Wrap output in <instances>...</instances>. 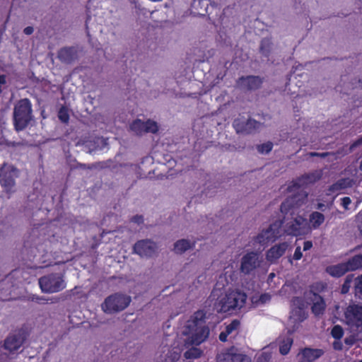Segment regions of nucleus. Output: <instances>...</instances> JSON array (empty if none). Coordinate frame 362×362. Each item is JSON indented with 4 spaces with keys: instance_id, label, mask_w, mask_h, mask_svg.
<instances>
[{
    "instance_id": "nucleus-1",
    "label": "nucleus",
    "mask_w": 362,
    "mask_h": 362,
    "mask_svg": "<svg viewBox=\"0 0 362 362\" xmlns=\"http://www.w3.org/2000/svg\"><path fill=\"white\" fill-rule=\"evenodd\" d=\"M298 200L296 196L287 197L281 204L280 211L285 216L294 215L296 209L299 206ZM286 216L284 217L285 220ZM284 221H276L269 225V228L263 230L255 238V242L264 246L274 243L282 235V226Z\"/></svg>"
},
{
    "instance_id": "nucleus-2",
    "label": "nucleus",
    "mask_w": 362,
    "mask_h": 362,
    "mask_svg": "<svg viewBox=\"0 0 362 362\" xmlns=\"http://www.w3.org/2000/svg\"><path fill=\"white\" fill-rule=\"evenodd\" d=\"M206 313L204 310L196 311L188 321L187 328L190 336L187 339V344L191 346H199L205 341L210 333L206 323Z\"/></svg>"
},
{
    "instance_id": "nucleus-3",
    "label": "nucleus",
    "mask_w": 362,
    "mask_h": 362,
    "mask_svg": "<svg viewBox=\"0 0 362 362\" xmlns=\"http://www.w3.org/2000/svg\"><path fill=\"white\" fill-rule=\"evenodd\" d=\"M247 295L238 289H229L223 296H220L214 306L218 313H226L241 309L245 304Z\"/></svg>"
},
{
    "instance_id": "nucleus-4",
    "label": "nucleus",
    "mask_w": 362,
    "mask_h": 362,
    "mask_svg": "<svg viewBox=\"0 0 362 362\" xmlns=\"http://www.w3.org/2000/svg\"><path fill=\"white\" fill-rule=\"evenodd\" d=\"M33 119L32 104L29 99H21L14 106L13 124L17 132L25 129Z\"/></svg>"
},
{
    "instance_id": "nucleus-5",
    "label": "nucleus",
    "mask_w": 362,
    "mask_h": 362,
    "mask_svg": "<svg viewBox=\"0 0 362 362\" xmlns=\"http://www.w3.org/2000/svg\"><path fill=\"white\" fill-rule=\"evenodd\" d=\"M131 301L130 296L121 293H115L105 299L101 308L105 313L112 314L124 310Z\"/></svg>"
},
{
    "instance_id": "nucleus-6",
    "label": "nucleus",
    "mask_w": 362,
    "mask_h": 362,
    "mask_svg": "<svg viewBox=\"0 0 362 362\" xmlns=\"http://www.w3.org/2000/svg\"><path fill=\"white\" fill-rule=\"evenodd\" d=\"M41 291L45 293H57L66 288L63 276L58 273H51L41 276L39 280Z\"/></svg>"
},
{
    "instance_id": "nucleus-7",
    "label": "nucleus",
    "mask_w": 362,
    "mask_h": 362,
    "mask_svg": "<svg viewBox=\"0 0 362 362\" xmlns=\"http://www.w3.org/2000/svg\"><path fill=\"white\" fill-rule=\"evenodd\" d=\"M232 125L237 134L248 135L255 133L262 124L254 119H246L243 116H240L233 120Z\"/></svg>"
},
{
    "instance_id": "nucleus-8",
    "label": "nucleus",
    "mask_w": 362,
    "mask_h": 362,
    "mask_svg": "<svg viewBox=\"0 0 362 362\" xmlns=\"http://www.w3.org/2000/svg\"><path fill=\"white\" fill-rule=\"evenodd\" d=\"M261 263L262 258L257 252H247L240 259V272L249 275L259 267Z\"/></svg>"
},
{
    "instance_id": "nucleus-9",
    "label": "nucleus",
    "mask_w": 362,
    "mask_h": 362,
    "mask_svg": "<svg viewBox=\"0 0 362 362\" xmlns=\"http://www.w3.org/2000/svg\"><path fill=\"white\" fill-rule=\"evenodd\" d=\"M28 337V332L23 328L15 330L10 333L5 339L4 348L10 353L18 351L25 343Z\"/></svg>"
},
{
    "instance_id": "nucleus-10",
    "label": "nucleus",
    "mask_w": 362,
    "mask_h": 362,
    "mask_svg": "<svg viewBox=\"0 0 362 362\" xmlns=\"http://www.w3.org/2000/svg\"><path fill=\"white\" fill-rule=\"evenodd\" d=\"M344 317L347 325L358 330L362 327V305H349L344 312Z\"/></svg>"
},
{
    "instance_id": "nucleus-11",
    "label": "nucleus",
    "mask_w": 362,
    "mask_h": 362,
    "mask_svg": "<svg viewBox=\"0 0 362 362\" xmlns=\"http://www.w3.org/2000/svg\"><path fill=\"white\" fill-rule=\"evenodd\" d=\"M130 129L136 135L141 136L146 133H157L158 126L157 122L150 119H147L146 122L140 119H136L131 123Z\"/></svg>"
},
{
    "instance_id": "nucleus-12",
    "label": "nucleus",
    "mask_w": 362,
    "mask_h": 362,
    "mask_svg": "<svg viewBox=\"0 0 362 362\" xmlns=\"http://www.w3.org/2000/svg\"><path fill=\"white\" fill-rule=\"evenodd\" d=\"M321 176V173L317 171L305 173L293 181L292 185L288 187V190L291 192L294 189H298L305 185L313 184L320 180Z\"/></svg>"
},
{
    "instance_id": "nucleus-13",
    "label": "nucleus",
    "mask_w": 362,
    "mask_h": 362,
    "mask_svg": "<svg viewBox=\"0 0 362 362\" xmlns=\"http://www.w3.org/2000/svg\"><path fill=\"white\" fill-rule=\"evenodd\" d=\"M307 226V219L301 216H297L291 223L286 224L285 231L290 235L298 236L305 233Z\"/></svg>"
},
{
    "instance_id": "nucleus-14",
    "label": "nucleus",
    "mask_w": 362,
    "mask_h": 362,
    "mask_svg": "<svg viewBox=\"0 0 362 362\" xmlns=\"http://www.w3.org/2000/svg\"><path fill=\"white\" fill-rule=\"evenodd\" d=\"M156 244L150 240L137 241L133 247L134 252L141 257H152L156 252Z\"/></svg>"
},
{
    "instance_id": "nucleus-15",
    "label": "nucleus",
    "mask_w": 362,
    "mask_h": 362,
    "mask_svg": "<svg viewBox=\"0 0 362 362\" xmlns=\"http://www.w3.org/2000/svg\"><path fill=\"white\" fill-rule=\"evenodd\" d=\"M237 86L247 90H257L259 88L263 80L258 76H241L237 80Z\"/></svg>"
},
{
    "instance_id": "nucleus-16",
    "label": "nucleus",
    "mask_w": 362,
    "mask_h": 362,
    "mask_svg": "<svg viewBox=\"0 0 362 362\" xmlns=\"http://www.w3.org/2000/svg\"><path fill=\"white\" fill-rule=\"evenodd\" d=\"M16 168L4 164L0 168V184L5 188H11L15 185L14 172Z\"/></svg>"
},
{
    "instance_id": "nucleus-17",
    "label": "nucleus",
    "mask_w": 362,
    "mask_h": 362,
    "mask_svg": "<svg viewBox=\"0 0 362 362\" xmlns=\"http://www.w3.org/2000/svg\"><path fill=\"white\" fill-rule=\"evenodd\" d=\"M217 359L218 362H251L250 358L247 355L236 353L234 348L219 354Z\"/></svg>"
},
{
    "instance_id": "nucleus-18",
    "label": "nucleus",
    "mask_w": 362,
    "mask_h": 362,
    "mask_svg": "<svg viewBox=\"0 0 362 362\" xmlns=\"http://www.w3.org/2000/svg\"><path fill=\"white\" fill-rule=\"evenodd\" d=\"M292 305L295 306L291 310V315L296 320L303 322L305 320L308 315L304 309V301L300 297H293L292 298Z\"/></svg>"
},
{
    "instance_id": "nucleus-19",
    "label": "nucleus",
    "mask_w": 362,
    "mask_h": 362,
    "mask_svg": "<svg viewBox=\"0 0 362 362\" xmlns=\"http://www.w3.org/2000/svg\"><path fill=\"white\" fill-rule=\"evenodd\" d=\"M288 243L286 242L281 243L279 244L272 246L266 254L267 259L270 262H274L282 257L288 248Z\"/></svg>"
},
{
    "instance_id": "nucleus-20",
    "label": "nucleus",
    "mask_w": 362,
    "mask_h": 362,
    "mask_svg": "<svg viewBox=\"0 0 362 362\" xmlns=\"http://www.w3.org/2000/svg\"><path fill=\"white\" fill-rule=\"evenodd\" d=\"M300 362H313L324 355L325 351L322 349H313L305 347L300 351Z\"/></svg>"
},
{
    "instance_id": "nucleus-21",
    "label": "nucleus",
    "mask_w": 362,
    "mask_h": 362,
    "mask_svg": "<svg viewBox=\"0 0 362 362\" xmlns=\"http://www.w3.org/2000/svg\"><path fill=\"white\" fill-rule=\"evenodd\" d=\"M59 59L65 64H71L76 58V52L74 47H63L58 52Z\"/></svg>"
},
{
    "instance_id": "nucleus-22",
    "label": "nucleus",
    "mask_w": 362,
    "mask_h": 362,
    "mask_svg": "<svg viewBox=\"0 0 362 362\" xmlns=\"http://www.w3.org/2000/svg\"><path fill=\"white\" fill-rule=\"evenodd\" d=\"M313 296V303L311 307V310L315 316H320L324 313L326 308V303L324 298L320 295L314 293Z\"/></svg>"
},
{
    "instance_id": "nucleus-23",
    "label": "nucleus",
    "mask_w": 362,
    "mask_h": 362,
    "mask_svg": "<svg viewBox=\"0 0 362 362\" xmlns=\"http://www.w3.org/2000/svg\"><path fill=\"white\" fill-rule=\"evenodd\" d=\"M325 271L329 275L335 278L341 277L349 272L344 262L327 266Z\"/></svg>"
},
{
    "instance_id": "nucleus-24",
    "label": "nucleus",
    "mask_w": 362,
    "mask_h": 362,
    "mask_svg": "<svg viewBox=\"0 0 362 362\" xmlns=\"http://www.w3.org/2000/svg\"><path fill=\"white\" fill-rule=\"evenodd\" d=\"M348 271L353 272L362 268V255H356L344 262Z\"/></svg>"
},
{
    "instance_id": "nucleus-25",
    "label": "nucleus",
    "mask_w": 362,
    "mask_h": 362,
    "mask_svg": "<svg viewBox=\"0 0 362 362\" xmlns=\"http://www.w3.org/2000/svg\"><path fill=\"white\" fill-rule=\"evenodd\" d=\"M325 221V216L318 211H313L309 216L310 228L317 229Z\"/></svg>"
},
{
    "instance_id": "nucleus-26",
    "label": "nucleus",
    "mask_w": 362,
    "mask_h": 362,
    "mask_svg": "<svg viewBox=\"0 0 362 362\" xmlns=\"http://www.w3.org/2000/svg\"><path fill=\"white\" fill-rule=\"evenodd\" d=\"M190 242L185 239H182L177 240L174 244V251L175 253L182 254L187 251L188 249L191 247Z\"/></svg>"
},
{
    "instance_id": "nucleus-27",
    "label": "nucleus",
    "mask_w": 362,
    "mask_h": 362,
    "mask_svg": "<svg viewBox=\"0 0 362 362\" xmlns=\"http://www.w3.org/2000/svg\"><path fill=\"white\" fill-rule=\"evenodd\" d=\"M272 46V42L270 38L264 37L261 40L259 51L262 55L267 57H269L271 49Z\"/></svg>"
},
{
    "instance_id": "nucleus-28",
    "label": "nucleus",
    "mask_w": 362,
    "mask_h": 362,
    "mask_svg": "<svg viewBox=\"0 0 362 362\" xmlns=\"http://www.w3.org/2000/svg\"><path fill=\"white\" fill-rule=\"evenodd\" d=\"M293 339L291 337H287L284 339L279 345V352L282 355H286L289 353L291 346L293 344Z\"/></svg>"
},
{
    "instance_id": "nucleus-29",
    "label": "nucleus",
    "mask_w": 362,
    "mask_h": 362,
    "mask_svg": "<svg viewBox=\"0 0 362 362\" xmlns=\"http://www.w3.org/2000/svg\"><path fill=\"white\" fill-rule=\"evenodd\" d=\"M202 353L203 352L200 349L197 347H192L190 349H188L184 353V356L187 359H196L199 358L202 356Z\"/></svg>"
},
{
    "instance_id": "nucleus-30",
    "label": "nucleus",
    "mask_w": 362,
    "mask_h": 362,
    "mask_svg": "<svg viewBox=\"0 0 362 362\" xmlns=\"http://www.w3.org/2000/svg\"><path fill=\"white\" fill-rule=\"evenodd\" d=\"M58 118L64 124H67L69 121V109L66 106H62L58 111Z\"/></svg>"
},
{
    "instance_id": "nucleus-31",
    "label": "nucleus",
    "mask_w": 362,
    "mask_h": 362,
    "mask_svg": "<svg viewBox=\"0 0 362 362\" xmlns=\"http://www.w3.org/2000/svg\"><path fill=\"white\" fill-rule=\"evenodd\" d=\"M344 334V332L342 327L339 325H334L331 330L332 337L337 340H340L343 337Z\"/></svg>"
},
{
    "instance_id": "nucleus-32",
    "label": "nucleus",
    "mask_w": 362,
    "mask_h": 362,
    "mask_svg": "<svg viewBox=\"0 0 362 362\" xmlns=\"http://www.w3.org/2000/svg\"><path fill=\"white\" fill-rule=\"evenodd\" d=\"M273 148V144L271 141H267L266 143L259 144L257 146V149L258 152L262 154H267L272 151Z\"/></svg>"
},
{
    "instance_id": "nucleus-33",
    "label": "nucleus",
    "mask_w": 362,
    "mask_h": 362,
    "mask_svg": "<svg viewBox=\"0 0 362 362\" xmlns=\"http://www.w3.org/2000/svg\"><path fill=\"white\" fill-rule=\"evenodd\" d=\"M240 327V321L238 319H234L231 321L230 324L226 326L225 330L226 331L227 333L228 332L230 334L233 332L238 330Z\"/></svg>"
},
{
    "instance_id": "nucleus-34",
    "label": "nucleus",
    "mask_w": 362,
    "mask_h": 362,
    "mask_svg": "<svg viewBox=\"0 0 362 362\" xmlns=\"http://www.w3.org/2000/svg\"><path fill=\"white\" fill-rule=\"evenodd\" d=\"M354 291L356 296L362 300V274L356 279Z\"/></svg>"
},
{
    "instance_id": "nucleus-35",
    "label": "nucleus",
    "mask_w": 362,
    "mask_h": 362,
    "mask_svg": "<svg viewBox=\"0 0 362 362\" xmlns=\"http://www.w3.org/2000/svg\"><path fill=\"white\" fill-rule=\"evenodd\" d=\"M353 275L346 276L342 284L341 292L343 294L347 293L350 289L351 284L352 282Z\"/></svg>"
},
{
    "instance_id": "nucleus-36",
    "label": "nucleus",
    "mask_w": 362,
    "mask_h": 362,
    "mask_svg": "<svg viewBox=\"0 0 362 362\" xmlns=\"http://www.w3.org/2000/svg\"><path fill=\"white\" fill-rule=\"evenodd\" d=\"M180 358V354L176 351H169L167 357L165 358V362H176Z\"/></svg>"
},
{
    "instance_id": "nucleus-37",
    "label": "nucleus",
    "mask_w": 362,
    "mask_h": 362,
    "mask_svg": "<svg viewBox=\"0 0 362 362\" xmlns=\"http://www.w3.org/2000/svg\"><path fill=\"white\" fill-rule=\"evenodd\" d=\"M349 88L354 89L357 88H362V80L354 78L347 85Z\"/></svg>"
},
{
    "instance_id": "nucleus-38",
    "label": "nucleus",
    "mask_w": 362,
    "mask_h": 362,
    "mask_svg": "<svg viewBox=\"0 0 362 362\" xmlns=\"http://www.w3.org/2000/svg\"><path fill=\"white\" fill-rule=\"evenodd\" d=\"M270 300H271L270 294H269L267 293H262L259 296V299H258L257 302H259L262 304H264V303H266L270 301Z\"/></svg>"
},
{
    "instance_id": "nucleus-39",
    "label": "nucleus",
    "mask_w": 362,
    "mask_h": 362,
    "mask_svg": "<svg viewBox=\"0 0 362 362\" xmlns=\"http://www.w3.org/2000/svg\"><path fill=\"white\" fill-rule=\"evenodd\" d=\"M302 257H303V253L301 252V247H300V246H297L295 250L293 258L295 260H300L302 258Z\"/></svg>"
},
{
    "instance_id": "nucleus-40",
    "label": "nucleus",
    "mask_w": 362,
    "mask_h": 362,
    "mask_svg": "<svg viewBox=\"0 0 362 362\" xmlns=\"http://www.w3.org/2000/svg\"><path fill=\"white\" fill-rule=\"evenodd\" d=\"M356 339L355 337L353 335H351L344 339V343L349 346H352L356 343Z\"/></svg>"
},
{
    "instance_id": "nucleus-41",
    "label": "nucleus",
    "mask_w": 362,
    "mask_h": 362,
    "mask_svg": "<svg viewBox=\"0 0 362 362\" xmlns=\"http://www.w3.org/2000/svg\"><path fill=\"white\" fill-rule=\"evenodd\" d=\"M341 205L346 209H348L349 206L351 203V200L350 197H344L341 198Z\"/></svg>"
},
{
    "instance_id": "nucleus-42",
    "label": "nucleus",
    "mask_w": 362,
    "mask_h": 362,
    "mask_svg": "<svg viewBox=\"0 0 362 362\" xmlns=\"http://www.w3.org/2000/svg\"><path fill=\"white\" fill-rule=\"evenodd\" d=\"M333 349L336 351H341L343 349V344L339 340L334 341L332 344Z\"/></svg>"
},
{
    "instance_id": "nucleus-43",
    "label": "nucleus",
    "mask_w": 362,
    "mask_h": 362,
    "mask_svg": "<svg viewBox=\"0 0 362 362\" xmlns=\"http://www.w3.org/2000/svg\"><path fill=\"white\" fill-rule=\"evenodd\" d=\"M228 335H230V334L224 330L219 334L218 339L221 341L226 342L228 340Z\"/></svg>"
},
{
    "instance_id": "nucleus-44",
    "label": "nucleus",
    "mask_w": 362,
    "mask_h": 362,
    "mask_svg": "<svg viewBox=\"0 0 362 362\" xmlns=\"http://www.w3.org/2000/svg\"><path fill=\"white\" fill-rule=\"evenodd\" d=\"M131 221L134 223H136L138 224H140L141 223L144 222V218L142 216H139V215H136V216H134Z\"/></svg>"
},
{
    "instance_id": "nucleus-45",
    "label": "nucleus",
    "mask_w": 362,
    "mask_h": 362,
    "mask_svg": "<svg viewBox=\"0 0 362 362\" xmlns=\"http://www.w3.org/2000/svg\"><path fill=\"white\" fill-rule=\"evenodd\" d=\"M92 166L84 163H77L76 165L74 167V168H81V169H92Z\"/></svg>"
},
{
    "instance_id": "nucleus-46",
    "label": "nucleus",
    "mask_w": 362,
    "mask_h": 362,
    "mask_svg": "<svg viewBox=\"0 0 362 362\" xmlns=\"http://www.w3.org/2000/svg\"><path fill=\"white\" fill-rule=\"evenodd\" d=\"M313 247V243L310 240H306L303 243V250L307 251L311 249Z\"/></svg>"
},
{
    "instance_id": "nucleus-47",
    "label": "nucleus",
    "mask_w": 362,
    "mask_h": 362,
    "mask_svg": "<svg viewBox=\"0 0 362 362\" xmlns=\"http://www.w3.org/2000/svg\"><path fill=\"white\" fill-rule=\"evenodd\" d=\"M6 83V76L4 74L0 75V93L2 92L1 85Z\"/></svg>"
},
{
    "instance_id": "nucleus-48",
    "label": "nucleus",
    "mask_w": 362,
    "mask_h": 362,
    "mask_svg": "<svg viewBox=\"0 0 362 362\" xmlns=\"http://www.w3.org/2000/svg\"><path fill=\"white\" fill-rule=\"evenodd\" d=\"M33 31H34V28L32 26H27L23 30L24 34H25L27 35H30L33 34Z\"/></svg>"
},
{
    "instance_id": "nucleus-49",
    "label": "nucleus",
    "mask_w": 362,
    "mask_h": 362,
    "mask_svg": "<svg viewBox=\"0 0 362 362\" xmlns=\"http://www.w3.org/2000/svg\"><path fill=\"white\" fill-rule=\"evenodd\" d=\"M361 144H362V136L358 138L357 140H356L351 146V148H356L358 146H360Z\"/></svg>"
},
{
    "instance_id": "nucleus-50",
    "label": "nucleus",
    "mask_w": 362,
    "mask_h": 362,
    "mask_svg": "<svg viewBox=\"0 0 362 362\" xmlns=\"http://www.w3.org/2000/svg\"><path fill=\"white\" fill-rule=\"evenodd\" d=\"M310 155L312 156H321L322 158H325L327 156L326 153H311Z\"/></svg>"
},
{
    "instance_id": "nucleus-51",
    "label": "nucleus",
    "mask_w": 362,
    "mask_h": 362,
    "mask_svg": "<svg viewBox=\"0 0 362 362\" xmlns=\"http://www.w3.org/2000/svg\"><path fill=\"white\" fill-rule=\"evenodd\" d=\"M33 300H35L37 303H41L42 300H45V299L42 297L37 296L36 298L33 297Z\"/></svg>"
},
{
    "instance_id": "nucleus-52",
    "label": "nucleus",
    "mask_w": 362,
    "mask_h": 362,
    "mask_svg": "<svg viewBox=\"0 0 362 362\" xmlns=\"http://www.w3.org/2000/svg\"><path fill=\"white\" fill-rule=\"evenodd\" d=\"M90 19V16H88L87 19L86 21V28L87 35H89L88 27V21Z\"/></svg>"
},
{
    "instance_id": "nucleus-53",
    "label": "nucleus",
    "mask_w": 362,
    "mask_h": 362,
    "mask_svg": "<svg viewBox=\"0 0 362 362\" xmlns=\"http://www.w3.org/2000/svg\"><path fill=\"white\" fill-rule=\"evenodd\" d=\"M325 206V205L322 203H318L317 206V209L320 210H322V208Z\"/></svg>"
},
{
    "instance_id": "nucleus-54",
    "label": "nucleus",
    "mask_w": 362,
    "mask_h": 362,
    "mask_svg": "<svg viewBox=\"0 0 362 362\" xmlns=\"http://www.w3.org/2000/svg\"><path fill=\"white\" fill-rule=\"evenodd\" d=\"M359 169H360L361 171H362V160L360 163Z\"/></svg>"
},
{
    "instance_id": "nucleus-55",
    "label": "nucleus",
    "mask_w": 362,
    "mask_h": 362,
    "mask_svg": "<svg viewBox=\"0 0 362 362\" xmlns=\"http://www.w3.org/2000/svg\"><path fill=\"white\" fill-rule=\"evenodd\" d=\"M269 276L270 278H273L274 276V273H271Z\"/></svg>"
},
{
    "instance_id": "nucleus-56",
    "label": "nucleus",
    "mask_w": 362,
    "mask_h": 362,
    "mask_svg": "<svg viewBox=\"0 0 362 362\" xmlns=\"http://www.w3.org/2000/svg\"><path fill=\"white\" fill-rule=\"evenodd\" d=\"M346 76H342V78H341V81H345V78H346Z\"/></svg>"
},
{
    "instance_id": "nucleus-57",
    "label": "nucleus",
    "mask_w": 362,
    "mask_h": 362,
    "mask_svg": "<svg viewBox=\"0 0 362 362\" xmlns=\"http://www.w3.org/2000/svg\"><path fill=\"white\" fill-rule=\"evenodd\" d=\"M358 362H362V360H361V361H358Z\"/></svg>"
}]
</instances>
